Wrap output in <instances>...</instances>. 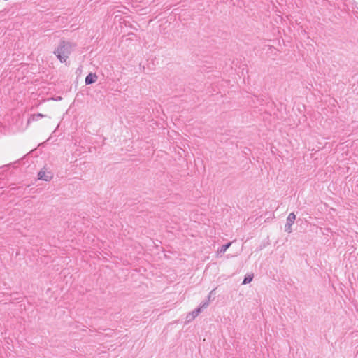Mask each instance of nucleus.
Masks as SVG:
<instances>
[{
	"label": "nucleus",
	"mask_w": 358,
	"mask_h": 358,
	"mask_svg": "<svg viewBox=\"0 0 358 358\" xmlns=\"http://www.w3.org/2000/svg\"><path fill=\"white\" fill-rule=\"evenodd\" d=\"M296 220V215L294 213H291L289 214L287 218V222L285 227V231L290 234L292 232V226L294 223V221Z\"/></svg>",
	"instance_id": "nucleus-3"
},
{
	"label": "nucleus",
	"mask_w": 358,
	"mask_h": 358,
	"mask_svg": "<svg viewBox=\"0 0 358 358\" xmlns=\"http://www.w3.org/2000/svg\"><path fill=\"white\" fill-rule=\"evenodd\" d=\"M97 80V76L95 73H90L85 78V84L90 85L94 83Z\"/></svg>",
	"instance_id": "nucleus-5"
},
{
	"label": "nucleus",
	"mask_w": 358,
	"mask_h": 358,
	"mask_svg": "<svg viewBox=\"0 0 358 358\" xmlns=\"http://www.w3.org/2000/svg\"><path fill=\"white\" fill-rule=\"evenodd\" d=\"M72 51V45L70 43L62 41L59 43L57 48L54 51V54L61 62H65Z\"/></svg>",
	"instance_id": "nucleus-1"
},
{
	"label": "nucleus",
	"mask_w": 358,
	"mask_h": 358,
	"mask_svg": "<svg viewBox=\"0 0 358 358\" xmlns=\"http://www.w3.org/2000/svg\"><path fill=\"white\" fill-rule=\"evenodd\" d=\"M38 178L39 180L44 181H50L53 178V173L50 171H48L46 169H41L38 173Z\"/></svg>",
	"instance_id": "nucleus-2"
},
{
	"label": "nucleus",
	"mask_w": 358,
	"mask_h": 358,
	"mask_svg": "<svg viewBox=\"0 0 358 358\" xmlns=\"http://www.w3.org/2000/svg\"><path fill=\"white\" fill-rule=\"evenodd\" d=\"M231 243H228L226 245H223L220 249L219 250V252L220 253H224L226 252V250L229 248V246L231 245Z\"/></svg>",
	"instance_id": "nucleus-7"
},
{
	"label": "nucleus",
	"mask_w": 358,
	"mask_h": 358,
	"mask_svg": "<svg viewBox=\"0 0 358 358\" xmlns=\"http://www.w3.org/2000/svg\"><path fill=\"white\" fill-rule=\"evenodd\" d=\"M208 306V302H204V303H201L200 308L201 309L202 308H206Z\"/></svg>",
	"instance_id": "nucleus-9"
},
{
	"label": "nucleus",
	"mask_w": 358,
	"mask_h": 358,
	"mask_svg": "<svg viewBox=\"0 0 358 358\" xmlns=\"http://www.w3.org/2000/svg\"><path fill=\"white\" fill-rule=\"evenodd\" d=\"M254 278V275L252 274H248V284L250 283Z\"/></svg>",
	"instance_id": "nucleus-8"
},
{
	"label": "nucleus",
	"mask_w": 358,
	"mask_h": 358,
	"mask_svg": "<svg viewBox=\"0 0 358 358\" xmlns=\"http://www.w3.org/2000/svg\"><path fill=\"white\" fill-rule=\"evenodd\" d=\"M45 117V115H43L41 113L32 115L28 120V124H29L31 122L37 121L39 117Z\"/></svg>",
	"instance_id": "nucleus-6"
},
{
	"label": "nucleus",
	"mask_w": 358,
	"mask_h": 358,
	"mask_svg": "<svg viewBox=\"0 0 358 358\" xmlns=\"http://www.w3.org/2000/svg\"><path fill=\"white\" fill-rule=\"evenodd\" d=\"M249 96H247V99H248V104L250 103V101H249Z\"/></svg>",
	"instance_id": "nucleus-11"
},
{
	"label": "nucleus",
	"mask_w": 358,
	"mask_h": 358,
	"mask_svg": "<svg viewBox=\"0 0 358 358\" xmlns=\"http://www.w3.org/2000/svg\"><path fill=\"white\" fill-rule=\"evenodd\" d=\"M246 282H247L246 276H245V278H244V279L243 280V283L242 284L245 285V284H246Z\"/></svg>",
	"instance_id": "nucleus-10"
},
{
	"label": "nucleus",
	"mask_w": 358,
	"mask_h": 358,
	"mask_svg": "<svg viewBox=\"0 0 358 358\" xmlns=\"http://www.w3.org/2000/svg\"><path fill=\"white\" fill-rule=\"evenodd\" d=\"M214 290L211 291L210 293V295H211L213 294ZM210 297V296H209V298Z\"/></svg>",
	"instance_id": "nucleus-12"
},
{
	"label": "nucleus",
	"mask_w": 358,
	"mask_h": 358,
	"mask_svg": "<svg viewBox=\"0 0 358 358\" xmlns=\"http://www.w3.org/2000/svg\"><path fill=\"white\" fill-rule=\"evenodd\" d=\"M201 312V308H196L192 312L188 313L186 317V322H190L192 321L196 317L199 315V314Z\"/></svg>",
	"instance_id": "nucleus-4"
}]
</instances>
